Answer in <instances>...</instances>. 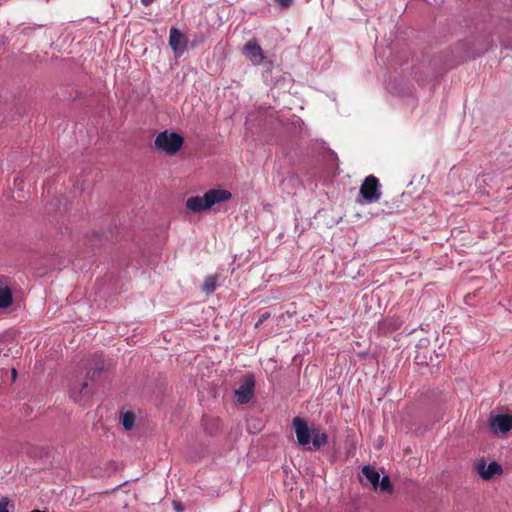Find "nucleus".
Listing matches in <instances>:
<instances>
[{
    "label": "nucleus",
    "instance_id": "obj_8",
    "mask_svg": "<svg viewBox=\"0 0 512 512\" xmlns=\"http://www.w3.org/2000/svg\"><path fill=\"white\" fill-rule=\"evenodd\" d=\"M242 53L255 66L262 64L266 59L261 46L255 38L250 39L243 46Z\"/></svg>",
    "mask_w": 512,
    "mask_h": 512
},
{
    "label": "nucleus",
    "instance_id": "obj_15",
    "mask_svg": "<svg viewBox=\"0 0 512 512\" xmlns=\"http://www.w3.org/2000/svg\"><path fill=\"white\" fill-rule=\"evenodd\" d=\"M378 490L380 492H386L392 494L394 491L393 485L388 475H384L378 482Z\"/></svg>",
    "mask_w": 512,
    "mask_h": 512
},
{
    "label": "nucleus",
    "instance_id": "obj_6",
    "mask_svg": "<svg viewBox=\"0 0 512 512\" xmlns=\"http://www.w3.org/2000/svg\"><path fill=\"white\" fill-rule=\"evenodd\" d=\"M473 470L479 475L482 480L489 481L495 476L503 473L502 466L495 461L488 465L484 458L478 459L473 464Z\"/></svg>",
    "mask_w": 512,
    "mask_h": 512
},
{
    "label": "nucleus",
    "instance_id": "obj_5",
    "mask_svg": "<svg viewBox=\"0 0 512 512\" xmlns=\"http://www.w3.org/2000/svg\"><path fill=\"white\" fill-rule=\"evenodd\" d=\"M359 195V203L377 202L382 195L378 178L374 175L367 176L360 187Z\"/></svg>",
    "mask_w": 512,
    "mask_h": 512
},
{
    "label": "nucleus",
    "instance_id": "obj_19",
    "mask_svg": "<svg viewBox=\"0 0 512 512\" xmlns=\"http://www.w3.org/2000/svg\"><path fill=\"white\" fill-rule=\"evenodd\" d=\"M10 504V500L8 497H2L0 499V512H9L8 505Z\"/></svg>",
    "mask_w": 512,
    "mask_h": 512
},
{
    "label": "nucleus",
    "instance_id": "obj_9",
    "mask_svg": "<svg viewBox=\"0 0 512 512\" xmlns=\"http://www.w3.org/2000/svg\"><path fill=\"white\" fill-rule=\"evenodd\" d=\"M489 428L494 434L512 430V415L498 414L489 418Z\"/></svg>",
    "mask_w": 512,
    "mask_h": 512
},
{
    "label": "nucleus",
    "instance_id": "obj_20",
    "mask_svg": "<svg viewBox=\"0 0 512 512\" xmlns=\"http://www.w3.org/2000/svg\"><path fill=\"white\" fill-rule=\"evenodd\" d=\"M173 507H174L176 512H183L185 510L184 504L182 502H180V501L174 500L173 501Z\"/></svg>",
    "mask_w": 512,
    "mask_h": 512
},
{
    "label": "nucleus",
    "instance_id": "obj_17",
    "mask_svg": "<svg viewBox=\"0 0 512 512\" xmlns=\"http://www.w3.org/2000/svg\"><path fill=\"white\" fill-rule=\"evenodd\" d=\"M273 2L277 4L280 9L287 10L293 5L294 0H273Z\"/></svg>",
    "mask_w": 512,
    "mask_h": 512
},
{
    "label": "nucleus",
    "instance_id": "obj_13",
    "mask_svg": "<svg viewBox=\"0 0 512 512\" xmlns=\"http://www.w3.org/2000/svg\"><path fill=\"white\" fill-rule=\"evenodd\" d=\"M216 282H217V276H207L204 280L202 291L210 295L216 290Z\"/></svg>",
    "mask_w": 512,
    "mask_h": 512
},
{
    "label": "nucleus",
    "instance_id": "obj_22",
    "mask_svg": "<svg viewBox=\"0 0 512 512\" xmlns=\"http://www.w3.org/2000/svg\"><path fill=\"white\" fill-rule=\"evenodd\" d=\"M153 2L154 0H141V3L146 7L150 6Z\"/></svg>",
    "mask_w": 512,
    "mask_h": 512
},
{
    "label": "nucleus",
    "instance_id": "obj_14",
    "mask_svg": "<svg viewBox=\"0 0 512 512\" xmlns=\"http://www.w3.org/2000/svg\"><path fill=\"white\" fill-rule=\"evenodd\" d=\"M205 431L210 435H216L220 431V422L218 419H205Z\"/></svg>",
    "mask_w": 512,
    "mask_h": 512
},
{
    "label": "nucleus",
    "instance_id": "obj_1",
    "mask_svg": "<svg viewBox=\"0 0 512 512\" xmlns=\"http://www.w3.org/2000/svg\"><path fill=\"white\" fill-rule=\"evenodd\" d=\"M105 363L101 356H94L84 364L85 374L75 375L69 382V394L74 402L85 403L94 394V382L100 379Z\"/></svg>",
    "mask_w": 512,
    "mask_h": 512
},
{
    "label": "nucleus",
    "instance_id": "obj_2",
    "mask_svg": "<svg viewBox=\"0 0 512 512\" xmlns=\"http://www.w3.org/2000/svg\"><path fill=\"white\" fill-rule=\"evenodd\" d=\"M292 427L296 434L297 443L302 447L306 448L309 444H312V448L308 447L307 449L320 450L328 442L326 432L316 427H310L307 421L300 416L293 418Z\"/></svg>",
    "mask_w": 512,
    "mask_h": 512
},
{
    "label": "nucleus",
    "instance_id": "obj_24",
    "mask_svg": "<svg viewBox=\"0 0 512 512\" xmlns=\"http://www.w3.org/2000/svg\"><path fill=\"white\" fill-rule=\"evenodd\" d=\"M31 512H45V511L35 509V510L31 511Z\"/></svg>",
    "mask_w": 512,
    "mask_h": 512
},
{
    "label": "nucleus",
    "instance_id": "obj_23",
    "mask_svg": "<svg viewBox=\"0 0 512 512\" xmlns=\"http://www.w3.org/2000/svg\"><path fill=\"white\" fill-rule=\"evenodd\" d=\"M12 376H13V379H16V377H17V371L14 368L12 369Z\"/></svg>",
    "mask_w": 512,
    "mask_h": 512
},
{
    "label": "nucleus",
    "instance_id": "obj_10",
    "mask_svg": "<svg viewBox=\"0 0 512 512\" xmlns=\"http://www.w3.org/2000/svg\"><path fill=\"white\" fill-rule=\"evenodd\" d=\"M361 474L359 475V482L363 486H371L373 490H378V482L380 474L373 465L367 464L362 467Z\"/></svg>",
    "mask_w": 512,
    "mask_h": 512
},
{
    "label": "nucleus",
    "instance_id": "obj_11",
    "mask_svg": "<svg viewBox=\"0 0 512 512\" xmlns=\"http://www.w3.org/2000/svg\"><path fill=\"white\" fill-rule=\"evenodd\" d=\"M169 45L175 53H183L187 49V39L179 29L172 27L169 34Z\"/></svg>",
    "mask_w": 512,
    "mask_h": 512
},
{
    "label": "nucleus",
    "instance_id": "obj_21",
    "mask_svg": "<svg viewBox=\"0 0 512 512\" xmlns=\"http://www.w3.org/2000/svg\"><path fill=\"white\" fill-rule=\"evenodd\" d=\"M262 64L265 67V72L271 73V71L273 69V62L271 60H264V62Z\"/></svg>",
    "mask_w": 512,
    "mask_h": 512
},
{
    "label": "nucleus",
    "instance_id": "obj_16",
    "mask_svg": "<svg viewBox=\"0 0 512 512\" xmlns=\"http://www.w3.org/2000/svg\"><path fill=\"white\" fill-rule=\"evenodd\" d=\"M135 415L133 412L123 413L121 416V424L125 430H131L134 426Z\"/></svg>",
    "mask_w": 512,
    "mask_h": 512
},
{
    "label": "nucleus",
    "instance_id": "obj_7",
    "mask_svg": "<svg viewBox=\"0 0 512 512\" xmlns=\"http://www.w3.org/2000/svg\"><path fill=\"white\" fill-rule=\"evenodd\" d=\"M255 378L249 373L244 376L238 389L234 391L236 402L247 404L254 397Z\"/></svg>",
    "mask_w": 512,
    "mask_h": 512
},
{
    "label": "nucleus",
    "instance_id": "obj_4",
    "mask_svg": "<svg viewBox=\"0 0 512 512\" xmlns=\"http://www.w3.org/2000/svg\"><path fill=\"white\" fill-rule=\"evenodd\" d=\"M183 143V136L177 132H169L168 130L160 132L154 140L155 148L168 156L176 155L182 148Z\"/></svg>",
    "mask_w": 512,
    "mask_h": 512
},
{
    "label": "nucleus",
    "instance_id": "obj_12",
    "mask_svg": "<svg viewBox=\"0 0 512 512\" xmlns=\"http://www.w3.org/2000/svg\"><path fill=\"white\" fill-rule=\"evenodd\" d=\"M13 304V295L10 288L0 284V308H8Z\"/></svg>",
    "mask_w": 512,
    "mask_h": 512
},
{
    "label": "nucleus",
    "instance_id": "obj_3",
    "mask_svg": "<svg viewBox=\"0 0 512 512\" xmlns=\"http://www.w3.org/2000/svg\"><path fill=\"white\" fill-rule=\"evenodd\" d=\"M232 194L225 189L208 190L202 197L192 196L186 200V207L193 213L211 209L215 204L231 199Z\"/></svg>",
    "mask_w": 512,
    "mask_h": 512
},
{
    "label": "nucleus",
    "instance_id": "obj_18",
    "mask_svg": "<svg viewBox=\"0 0 512 512\" xmlns=\"http://www.w3.org/2000/svg\"><path fill=\"white\" fill-rule=\"evenodd\" d=\"M271 317V313L269 311L263 312L260 316L258 321L255 323V328H258L263 322L268 320Z\"/></svg>",
    "mask_w": 512,
    "mask_h": 512
}]
</instances>
